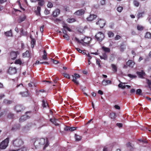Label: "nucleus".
Returning <instances> with one entry per match:
<instances>
[{
  "label": "nucleus",
  "instance_id": "f257e3e1",
  "mask_svg": "<svg viewBox=\"0 0 151 151\" xmlns=\"http://www.w3.org/2000/svg\"><path fill=\"white\" fill-rule=\"evenodd\" d=\"M104 34L101 32H98L95 36V39L99 42H102L105 38Z\"/></svg>",
  "mask_w": 151,
  "mask_h": 151
},
{
  "label": "nucleus",
  "instance_id": "f03ea898",
  "mask_svg": "<svg viewBox=\"0 0 151 151\" xmlns=\"http://www.w3.org/2000/svg\"><path fill=\"white\" fill-rule=\"evenodd\" d=\"M24 143L23 140L19 138L16 139L13 141L12 144L14 147H19L21 146Z\"/></svg>",
  "mask_w": 151,
  "mask_h": 151
},
{
  "label": "nucleus",
  "instance_id": "7ed1b4c3",
  "mask_svg": "<svg viewBox=\"0 0 151 151\" xmlns=\"http://www.w3.org/2000/svg\"><path fill=\"white\" fill-rule=\"evenodd\" d=\"M37 142H39V145H45L43 148V150H45V148L49 145L48 140L47 138H46L45 139L44 138L39 139V141Z\"/></svg>",
  "mask_w": 151,
  "mask_h": 151
},
{
  "label": "nucleus",
  "instance_id": "20e7f679",
  "mask_svg": "<svg viewBox=\"0 0 151 151\" xmlns=\"http://www.w3.org/2000/svg\"><path fill=\"white\" fill-rule=\"evenodd\" d=\"M9 138H7L3 141L0 144V149H5L8 145Z\"/></svg>",
  "mask_w": 151,
  "mask_h": 151
},
{
  "label": "nucleus",
  "instance_id": "39448f33",
  "mask_svg": "<svg viewBox=\"0 0 151 151\" xmlns=\"http://www.w3.org/2000/svg\"><path fill=\"white\" fill-rule=\"evenodd\" d=\"M7 73L10 75H13L17 73V69L16 67H10L6 71Z\"/></svg>",
  "mask_w": 151,
  "mask_h": 151
},
{
  "label": "nucleus",
  "instance_id": "423d86ee",
  "mask_svg": "<svg viewBox=\"0 0 151 151\" xmlns=\"http://www.w3.org/2000/svg\"><path fill=\"white\" fill-rule=\"evenodd\" d=\"M106 22L105 20L100 19L96 22V25H98L100 28H102L105 24Z\"/></svg>",
  "mask_w": 151,
  "mask_h": 151
},
{
  "label": "nucleus",
  "instance_id": "0eeeda50",
  "mask_svg": "<svg viewBox=\"0 0 151 151\" xmlns=\"http://www.w3.org/2000/svg\"><path fill=\"white\" fill-rule=\"evenodd\" d=\"M73 79L72 81L76 85H78L79 84L78 82L76 80L77 78H79L80 77V75L77 73H75L74 75H72Z\"/></svg>",
  "mask_w": 151,
  "mask_h": 151
},
{
  "label": "nucleus",
  "instance_id": "6e6552de",
  "mask_svg": "<svg viewBox=\"0 0 151 151\" xmlns=\"http://www.w3.org/2000/svg\"><path fill=\"white\" fill-rule=\"evenodd\" d=\"M24 107L21 105H16L15 107V109L17 112H20L24 109Z\"/></svg>",
  "mask_w": 151,
  "mask_h": 151
},
{
  "label": "nucleus",
  "instance_id": "1a4fd4ad",
  "mask_svg": "<svg viewBox=\"0 0 151 151\" xmlns=\"http://www.w3.org/2000/svg\"><path fill=\"white\" fill-rule=\"evenodd\" d=\"M85 13V11L83 9H80L79 10L74 13V14L77 16H81Z\"/></svg>",
  "mask_w": 151,
  "mask_h": 151
},
{
  "label": "nucleus",
  "instance_id": "9d476101",
  "mask_svg": "<svg viewBox=\"0 0 151 151\" xmlns=\"http://www.w3.org/2000/svg\"><path fill=\"white\" fill-rule=\"evenodd\" d=\"M17 55V52H12L10 53V57L11 59L14 60L16 58Z\"/></svg>",
  "mask_w": 151,
  "mask_h": 151
},
{
  "label": "nucleus",
  "instance_id": "9b49d317",
  "mask_svg": "<svg viewBox=\"0 0 151 151\" xmlns=\"http://www.w3.org/2000/svg\"><path fill=\"white\" fill-rule=\"evenodd\" d=\"M77 127H70L69 126H66L64 128V130L65 131H69L72 132L77 129Z\"/></svg>",
  "mask_w": 151,
  "mask_h": 151
},
{
  "label": "nucleus",
  "instance_id": "f8f14e48",
  "mask_svg": "<svg viewBox=\"0 0 151 151\" xmlns=\"http://www.w3.org/2000/svg\"><path fill=\"white\" fill-rule=\"evenodd\" d=\"M97 17V16L95 14H90L89 17L87 18V21H91L93 20Z\"/></svg>",
  "mask_w": 151,
  "mask_h": 151
},
{
  "label": "nucleus",
  "instance_id": "ddd939ff",
  "mask_svg": "<svg viewBox=\"0 0 151 151\" xmlns=\"http://www.w3.org/2000/svg\"><path fill=\"white\" fill-rule=\"evenodd\" d=\"M91 40V39L90 37H85L83 39H82L81 41L85 43L88 44Z\"/></svg>",
  "mask_w": 151,
  "mask_h": 151
},
{
  "label": "nucleus",
  "instance_id": "4468645a",
  "mask_svg": "<svg viewBox=\"0 0 151 151\" xmlns=\"http://www.w3.org/2000/svg\"><path fill=\"white\" fill-rule=\"evenodd\" d=\"M146 83L147 84V87L151 91V76L150 79H146Z\"/></svg>",
  "mask_w": 151,
  "mask_h": 151
},
{
  "label": "nucleus",
  "instance_id": "2eb2a0df",
  "mask_svg": "<svg viewBox=\"0 0 151 151\" xmlns=\"http://www.w3.org/2000/svg\"><path fill=\"white\" fill-rule=\"evenodd\" d=\"M30 116L27 115H24L22 116L19 119L20 122H23L26 119L29 118Z\"/></svg>",
  "mask_w": 151,
  "mask_h": 151
},
{
  "label": "nucleus",
  "instance_id": "dca6fc26",
  "mask_svg": "<svg viewBox=\"0 0 151 151\" xmlns=\"http://www.w3.org/2000/svg\"><path fill=\"white\" fill-rule=\"evenodd\" d=\"M60 10L58 9H56L52 13L53 17H57L60 13Z\"/></svg>",
  "mask_w": 151,
  "mask_h": 151
},
{
  "label": "nucleus",
  "instance_id": "f3484780",
  "mask_svg": "<svg viewBox=\"0 0 151 151\" xmlns=\"http://www.w3.org/2000/svg\"><path fill=\"white\" fill-rule=\"evenodd\" d=\"M4 34L7 37H12L13 36L12 33L11 29L9 31L5 32Z\"/></svg>",
  "mask_w": 151,
  "mask_h": 151
},
{
  "label": "nucleus",
  "instance_id": "a211bd4d",
  "mask_svg": "<svg viewBox=\"0 0 151 151\" xmlns=\"http://www.w3.org/2000/svg\"><path fill=\"white\" fill-rule=\"evenodd\" d=\"M137 74L139 77L141 78H143V76L145 74V72L143 71H142L141 72L137 71Z\"/></svg>",
  "mask_w": 151,
  "mask_h": 151
},
{
  "label": "nucleus",
  "instance_id": "6ab92c4d",
  "mask_svg": "<svg viewBox=\"0 0 151 151\" xmlns=\"http://www.w3.org/2000/svg\"><path fill=\"white\" fill-rule=\"evenodd\" d=\"M39 141V139H36L34 143V146L32 148L33 149H37L38 148V147L39 146V142L37 141Z\"/></svg>",
  "mask_w": 151,
  "mask_h": 151
},
{
  "label": "nucleus",
  "instance_id": "aec40b11",
  "mask_svg": "<svg viewBox=\"0 0 151 151\" xmlns=\"http://www.w3.org/2000/svg\"><path fill=\"white\" fill-rule=\"evenodd\" d=\"M19 94L22 95V97H27L29 96V95L28 91L24 92H20Z\"/></svg>",
  "mask_w": 151,
  "mask_h": 151
},
{
  "label": "nucleus",
  "instance_id": "412c9836",
  "mask_svg": "<svg viewBox=\"0 0 151 151\" xmlns=\"http://www.w3.org/2000/svg\"><path fill=\"white\" fill-rule=\"evenodd\" d=\"M134 63L132 60H129L127 63V65L129 67H133Z\"/></svg>",
  "mask_w": 151,
  "mask_h": 151
},
{
  "label": "nucleus",
  "instance_id": "4be33fe9",
  "mask_svg": "<svg viewBox=\"0 0 151 151\" xmlns=\"http://www.w3.org/2000/svg\"><path fill=\"white\" fill-rule=\"evenodd\" d=\"M102 83L104 85L106 86L108 84H111V81L110 80H104L102 81Z\"/></svg>",
  "mask_w": 151,
  "mask_h": 151
},
{
  "label": "nucleus",
  "instance_id": "5701e85b",
  "mask_svg": "<svg viewBox=\"0 0 151 151\" xmlns=\"http://www.w3.org/2000/svg\"><path fill=\"white\" fill-rule=\"evenodd\" d=\"M40 10L41 7L39 6H38L37 7V10H35V11L36 15L37 16H40Z\"/></svg>",
  "mask_w": 151,
  "mask_h": 151
},
{
  "label": "nucleus",
  "instance_id": "b1692460",
  "mask_svg": "<svg viewBox=\"0 0 151 151\" xmlns=\"http://www.w3.org/2000/svg\"><path fill=\"white\" fill-rule=\"evenodd\" d=\"M102 49L105 52L109 53L111 51L110 49L109 48L106 47L104 46L102 47Z\"/></svg>",
  "mask_w": 151,
  "mask_h": 151
},
{
  "label": "nucleus",
  "instance_id": "393cba45",
  "mask_svg": "<svg viewBox=\"0 0 151 151\" xmlns=\"http://www.w3.org/2000/svg\"><path fill=\"white\" fill-rule=\"evenodd\" d=\"M100 58L101 59H104L105 60H106L108 59V56L106 53H103L102 56H100Z\"/></svg>",
  "mask_w": 151,
  "mask_h": 151
},
{
  "label": "nucleus",
  "instance_id": "a878e982",
  "mask_svg": "<svg viewBox=\"0 0 151 151\" xmlns=\"http://www.w3.org/2000/svg\"><path fill=\"white\" fill-rule=\"evenodd\" d=\"M42 58L45 60H47V53L45 50H43V55L42 56Z\"/></svg>",
  "mask_w": 151,
  "mask_h": 151
},
{
  "label": "nucleus",
  "instance_id": "bb28decb",
  "mask_svg": "<svg viewBox=\"0 0 151 151\" xmlns=\"http://www.w3.org/2000/svg\"><path fill=\"white\" fill-rule=\"evenodd\" d=\"M30 54L29 51L27 50L23 54V56L24 57H29V56Z\"/></svg>",
  "mask_w": 151,
  "mask_h": 151
},
{
  "label": "nucleus",
  "instance_id": "cd10ccee",
  "mask_svg": "<svg viewBox=\"0 0 151 151\" xmlns=\"http://www.w3.org/2000/svg\"><path fill=\"white\" fill-rule=\"evenodd\" d=\"M76 21V19L74 18H68L67 19V22L69 23H73Z\"/></svg>",
  "mask_w": 151,
  "mask_h": 151
},
{
  "label": "nucleus",
  "instance_id": "c85d7f7f",
  "mask_svg": "<svg viewBox=\"0 0 151 151\" xmlns=\"http://www.w3.org/2000/svg\"><path fill=\"white\" fill-rule=\"evenodd\" d=\"M109 117L112 119H114L116 117L115 113L114 112H112L110 114Z\"/></svg>",
  "mask_w": 151,
  "mask_h": 151
},
{
  "label": "nucleus",
  "instance_id": "c756f323",
  "mask_svg": "<svg viewBox=\"0 0 151 151\" xmlns=\"http://www.w3.org/2000/svg\"><path fill=\"white\" fill-rule=\"evenodd\" d=\"M12 101H9L6 99H4V103L6 105H9L12 103Z\"/></svg>",
  "mask_w": 151,
  "mask_h": 151
},
{
  "label": "nucleus",
  "instance_id": "7c9ffc66",
  "mask_svg": "<svg viewBox=\"0 0 151 151\" xmlns=\"http://www.w3.org/2000/svg\"><path fill=\"white\" fill-rule=\"evenodd\" d=\"M50 121L55 125H58V123L57 122V119L55 118L50 119Z\"/></svg>",
  "mask_w": 151,
  "mask_h": 151
},
{
  "label": "nucleus",
  "instance_id": "2f4dec72",
  "mask_svg": "<svg viewBox=\"0 0 151 151\" xmlns=\"http://www.w3.org/2000/svg\"><path fill=\"white\" fill-rule=\"evenodd\" d=\"M111 66L113 71L114 72H116L117 71V68L116 65L114 64H112Z\"/></svg>",
  "mask_w": 151,
  "mask_h": 151
},
{
  "label": "nucleus",
  "instance_id": "473e14b6",
  "mask_svg": "<svg viewBox=\"0 0 151 151\" xmlns=\"http://www.w3.org/2000/svg\"><path fill=\"white\" fill-rule=\"evenodd\" d=\"M30 38L31 39V40H32L31 42V44L32 45V48H33L34 47V45L35 44V41L34 39L32 38L31 36H30Z\"/></svg>",
  "mask_w": 151,
  "mask_h": 151
},
{
  "label": "nucleus",
  "instance_id": "72a5a7b5",
  "mask_svg": "<svg viewBox=\"0 0 151 151\" xmlns=\"http://www.w3.org/2000/svg\"><path fill=\"white\" fill-rule=\"evenodd\" d=\"M107 34L109 37H112L114 36V33L111 31H108Z\"/></svg>",
  "mask_w": 151,
  "mask_h": 151
},
{
  "label": "nucleus",
  "instance_id": "f704fd0d",
  "mask_svg": "<svg viewBox=\"0 0 151 151\" xmlns=\"http://www.w3.org/2000/svg\"><path fill=\"white\" fill-rule=\"evenodd\" d=\"M137 29L138 30L142 31L144 29V27L142 25H138L137 26Z\"/></svg>",
  "mask_w": 151,
  "mask_h": 151
},
{
  "label": "nucleus",
  "instance_id": "c9c22d12",
  "mask_svg": "<svg viewBox=\"0 0 151 151\" xmlns=\"http://www.w3.org/2000/svg\"><path fill=\"white\" fill-rule=\"evenodd\" d=\"M145 37L147 38H151V33L149 32H147L145 36Z\"/></svg>",
  "mask_w": 151,
  "mask_h": 151
},
{
  "label": "nucleus",
  "instance_id": "e433bc0d",
  "mask_svg": "<svg viewBox=\"0 0 151 151\" xmlns=\"http://www.w3.org/2000/svg\"><path fill=\"white\" fill-rule=\"evenodd\" d=\"M75 138L76 140L77 141H79L81 140L82 138V137L81 136L78 135L76 134H75Z\"/></svg>",
  "mask_w": 151,
  "mask_h": 151
},
{
  "label": "nucleus",
  "instance_id": "4c0bfd02",
  "mask_svg": "<svg viewBox=\"0 0 151 151\" xmlns=\"http://www.w3.org/2000/svg\"><path fill=\"white\" fill-rule=\"evenodd\" d=\"M45 2L44 0H40L39 1L38 4L40 6H42L44 4Z\"/></svg>",
  "mask_w": 151,
  "mask_h": 151
},
{
  "label": "nucleus",
  "instance_id": "58836bf2",
  "mask_svg": "<svg viewBox=\"0 0 151 151\" xmlns=\"http://www.w3.org/2000/svg\"><path fill=\"white\" fill-rule=\"evenodd\" d=\"M26 17L24 16L22 17H20L19 19V20L18 21V22L19 23H20L21 22H23V21H24L26 19Z\"/></svg>",
  "mask_w": 151,
  "mask_h": 151
},
{
  "label": "nucleus",
  "instance_id": "ea45409f",
  "mask_svg": "<svg viewBox=\"0 0 151 151\" xmlns=\"http://www.w3.org/2000/svg\"><path fill=\"white\" fill-rule=\"evenodd\" d=\"M126 48V47L125 46H124V45H121L120 46V51L122 52H123L124 50Z\"/></svg>",
  "mask_w": 151,
  "mask_h": 151
},
{
  "label": "nucleus",
  "instance_id": "a19ab883",
  "mask_svg": "<svg viewBox=\"0 0 151 151\" xmlns=\"http://www.w3.org/2000/svg\"><path fill=\"white\" fill-rule=\"evenodd\" d=\"M133 3L135 6L136 7H138L139 6V3L138 1L137 0H134L133 1Z\"/></svg>",
  "mask_w": 151,
  "mask_h": 151
},
{
  "label": "nucleus",
  "instance_id": "79ce46f5",
  "mask_svg": "<svg viewBox=\"0 0 151 151\" xmlns=\"http://www.w3.org/2000/svg\"><path fill=\"white\" fill-rule=\"evenodd\" d=\"M47 105H48V104L46 103V101L45 100H43L42 101V106L43 107H46Z\"/></svg>",
  "mask_w": 151,
  "mask_h": 151
},
{
  "label": "nucleus",
  "instance_id": "37998d69",
  "mask_svg": "<svg viewBox=\"0 0 151 151\" xmlns=\"http://www.w3.org/2000/svg\"><path fill=\"white\" fill-rule=\"evenodd\" d=\"M14 63L15 64H19L20 65L22 64V63L20 60L18 59L15 60Z\"/></svg>",
  "mask_w": 151,
  "mask_h": 151
},
{
  "label": "nucleus",
  "instance_id": "c03bdc74",
  "mask_svg": "<svg viewBox=\"0 0 151 151\" xmlns=\"http://www.w3.org/2000/svg\"><path fill=\"white\" fill-rule=\"evenodd\" d=\"M63 75L64 77L66 78L70 79V77L69 74L64 73H63Z\"/></svg>",
  "mask_w": 151,
  "mask_h": 151
},
{
  "label": "nucleus",
  "instance_id": "a18cd8bd",
  "mask_svg": "<svg viewBox=\"0 0 151 151\" xmlns=\"http://www.w3.org/2000/svg\"><path fill=\"white\" fill-rule=\"evenodd\" d=\"M101 61L99 59H96V63L98 65L99 67L100 68H101V66L100 64Z\"/></svg>",
  "mask_w": 151,
  "mask_h": 151
},
{
  "label": "nucleus",
  "instance_id": "49530a36",
  "mask_svg": "<svg viewBox=\"0 0 151 151\" xmlns=\"http://www.w3.org/2000/svg\"><path fill=\"white\" fill-rule=\"evenodd\" d=\"M123 9V7L122 6H119L117 8V10L119 12H122Z\"/></svg>",
  "mask_w": 151,
  "mask_h": 151
},
{
  "label": "nucleus",
  "instance_id": "de8ad7c7",
  "mask_svg": "<svg viewBox=\"0 0 151 151\" xmlns=\"http://www.w3.org/2000/svg\"><path fill=\"white\" fill-rule=\"evenodd\" d=\"M47 6L48 8H51L53 7V5L51 2L49 1Z\"/></svg>",
  "mask_w": 151,
  "mask_h": 151
},
{
  "label": "nucleus",
  "instance_id": "09e8293b",
  "mask_svg": "<svg viewBox=\"0 0 151 151\" xmlns=\"http://www.w3.org/2000/svg\"><path fill=\"white\" fill-rule=\"evenodd\" d=\"M14 116V114L11 113H9L8 116V117L9 119H13Z\"/></svg>",
  "mask_w": 151,
  "mask_h": 151
},
{
  "label": "nucleus",
  "instance_id": "8fccbe9b",
  "mask_svg": "<svg viewBox=\"0 0 151 151\" xmlns=\"http://www.w3.org/2000/svg\"><path fill=\"white\" fill-rule=\"evenodd\" d=\"M63 27L66 29L68 31L70 32L71 31V29L67 26V24H65V25H64L63 26Z\"/></svg>",
  "mask_w": 151,
  "mask_h": 151
},
{
  "label": "nucleus",
  "instance_id": "3c124183",
  "mask_svg": "<svg viewBox=\"0 0 151 151\" xmlns=\"http://www.w3.org/2000/svg\"><path fill=\"white\" fill-rule=\"evenodd\" d=\"M32 125V124H28L26 126H25V129H29V128L31 127Z\"/></svg>",
  "mask_w": 151,
  "mask_h": 151
},
{
  "label": "nucleus",
  "instance_id": "603ef678",
  "mask_svg": "<svg viewBox=\"0 0 151 151\" xmlns=\"http://www.w3.org/2000/svg\"><path fill=\"white\" fill-rule=\"evenodd\" d=\"M142 90L140 89H138L137 90L136 93L138 95H141L142 93Z\"/></svg>",
  "mask_w": 151,
  "mask_h": 151
},
{
  "label": "nucleus",
  "instance_id": "864d4df0",
  "mask_svg": "<svg viewBox=\"0 0 151 151\" xmlns=\"http://www.w3.org/2000/svg\"><path fill=\"white\" fill-rule=\"evenodd\" d=\"M63 37L66 38L67 40H68L69 39V37L67 34H64L63 35Z\"/></svg>",
  "mask_w": 151,
  "mask_h": 151
},
{
  "label": "nucleus",
  "instance_id": "5fc2aeb1",
  "mask_svg": "<svg viewBox=\"0 0 151 151\" xmlns=\"http://www.w3.org/2000/svg\"><path fill=\"white\" fill-rule=\"evenodd\" d=\"M144 13L143 12L142 13H139L138 14V19H139L140 17H142L143 16L142 15V14Z\"/></svg>",
  "mask_w": 151,
  "mask_h": 151
},
{
  "label": "nucleus",
  "instance_id": "6e6d98bb",
  "mask_svg": "<svg viewBox=\"0 0 151 151\" xmlns=\"http://www.w3.org/2000/svg\"><path fill=\"white\" fill-rule=\"evenodd\" d=\"M128 76L132 78H134L136 77V76L130 74H128Z\"/></svg>",
  "mask_w": 151,
  "mask_h": 151
},
{
  "label": "nucleus",
  "instance_id": "4d7b16f0",
  "mask_svg": "<svg viewBox=\"0 0 151 151\" xmlns=\"http://www.w3.org/2000/svg\"><path fill=\"white\" fill-rule=\"evenodd\" d=\"M121 38V37L119 35H116V37H114V40H118L119 39H120Z\"/></svg>",
  "mask_w": 151,
  "mask_h": 151
},
{
  "label": "nucleus",
  "instance_id": "13d9d810",
  "mask_svg": "<svg viewBox=\"0 0 151 151\" xmlns=\"http://www.w3.org/2000/svg\"><path fill=\"white\" fill-rule=\"evenodd\" d=\"M45 92V90L44 89H42L40 90L39 91H36V93L37 95L39 94V92H40L42 93H43Z\"/></svg>",
  "mask_w": 151,
  "mask_h": 151
},
{
  "label": "nucleus",
  "instance_id": "bf43d9fd",
  "mask_svg": "<svg viewBox=\"0 0 151 151\" xmlns=\"http://www.w3.org/2000/svg\"><path fill=\"white\" fill-rule=\"evenodd\" d=\"M19 128V127H17L15 125H14L12 128V130L13 131L14 130H17V129H18Z\"/></svg>",
  "mask_w": 151,
  "mask_h": 151
},
{
  "label": "nucleus",
  "instance_id": "052dcab7",
  "mask_svg": "<svg viewBox=\"0 0 151 151\" xmlns=\"http://www.w3.org/2000/svg\"><path fill=\"white\" fill-rule=\"evenodd\" d=\"M20 150L21 151H27V149L26 147L24 146L22 147Z\"/></svg>",
  "mask_w": 151,
  "mask_h": 151
},
{
  "label": "nucleus",
  "instance_id": "680f3d73",
  "mask_svg": "<svg viewBox=\"0 0 151 151\" xmlns=\"http://www.w3.org/2000/svg\"><path fill=\"white\" fill-rule=\"evenodd\" d=\"M116 125L119 128L122 127L123 126L122 124V123H117L116 124Z\"/></svg>",
  "mask_w": 151,
  "mask_h": 151
},
{
  "label": "nucleus",
  "instance_id": "e2e57ef3",
  "mask_svg": "<svg viewBox=\"0 0 151 151\" xmlns=\"http://www.w3.org/2000/svg\"><path fill=\"white\" fill-rule=\"evenodd\" d=\"M51 59L52 60V61L55 64H57L59 63L58 61L55 60L54 59Z\"/></svg>",
  "mask_w": 151,
  "mask_h": 151
},
{
  "label": "nucleus",
  "instance_id": "0e129e2a",
  "mask_svg": "<svg viewBox=\"0 0 151 151\" xmlns=\"http://www.w3.org/2000/svg\"><path fill=\"white\" fill-rule=\"evenodd\" d=\"M105 0H101V5H104L105 4Z\"/></svg>",
  "mask_w": 151,
  "mask_h": 151
},
{
  "label": "nucleus",
  "instance_id": "69168bd1",
  "mask_svg": "<svg viewBox=\"0 0 151 151\" xmlns=\"http://www.w3.org/2000/svg\"><path fill=\"white\" fill-rule=\"evenodd\" d=\"M44 12L45 14L46 15L50 13V11L47 9H45Z\"/></svg>",
  "mask_w": 151,
  "mask_h": 151
},
{
  "label": "nucleus",
  "instance_id": "338daca9",
  "mask_svg": "<svg viewBox=\"0 0 151 151\" xmlns=\"http://www.w3.org/2000/svg\"><path fill=\"white\" fill-rule=\"evenodd\" d=\"M44 25H42L41 27H40V31L42 33L43 31V28H44Z\"/></svg>",
  "mask_w": 151,
  "mask_h": 151
},
{
  "label": "nucleus",
  "instance_id": "774afa93",
  "mask_svg": "<svg viewBox=\"0 0 151 151\" xmlns=\"http://www.w3.org/2000/svg\"><path fill=\"white\" fill-rule=\"evenodd\" d=\"M5 96V95L3 94H0V100L2 99L3 98H4Z\"/></svg>",
  "mask_w": 151,
  "mask_h": 151
}]
</instances>
